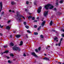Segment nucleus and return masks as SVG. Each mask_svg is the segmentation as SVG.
Listing matches in <instances>:
<instances>
[{"instance_id":"obj_1","label":"nucleus","mask_w":64,"mask_h":64,"mask_svg":"<svg viewBox=\"0 0 64 64\" xmlns=\"http://www.w3.org/2000/svg\"><path fill=\"white\" fill-rule=\"evenodd\" d=\"M16 19L18 21H21V19L20 17V15H18V13L16 15Z\"/></svg>"},{"instance_id":"obj_2","label":"nucleus","mask_w":64,"mask_h":64,"mask_svg":"<svg viewBox=\"0 0 64 64\" xmlns=\"http://www.w3.org/2000/svg\"><path fill=\"white\" fill-rule=\"evenodd\" d=\"M13 50L16 51H17V50H18L19 48L17 47V46L15 45V46H14L13 48Z\"/></svg>"},{"instance_id":"obj_3","label":"nucleus","mask_w":64,"mask_h":64,"mask_svg":"<svg viewBox=\"0 0 64 64\" xmlns=\"http://www.w3.org/2000/svg\"><path fill=\"white\" fill-rule=\"evenodd\" d=\"M52 6L50 4H48L46 5V6H44L45 8L46 9H47L48 10V8L50 6Z\"/></svg>"},{"instance_id":"obj_4","label":"nucleus","mask_w":64,"mask_h":64,"mask_svg":"<svg viewBox=\"0 0 64 64\" xmlns=\"http://www.w3.org/2000/svg\"><path fill=\"white\" fill-rule=\"evenodd\" d=\"M41 9H42V7L41 6H40L38 8V13H40V12H41Z\"/></svg>"},{"instance_id":"obj_5","label":"nucleus","mask_w":64,"mask_h":64,"mask_svg":"<svg viewBox=\"0 0 64 64\" xmlns=\"http://www.w3.org/2000/svg\"><path fill=\"white\" fill-rule=\"evenodd\" d=\"M0 7L1 8V9L0 10V12H1V10H2V7L3 6L2 2H0Z\"/></svg>"},{"instance_id":"obj_6","label":"nucleus","mask_w":64,"mask_h":64,"mask_svg":"<svg viewBox=\"0 0 64 64\" xmlns=\"http://www.w3.org/2000/svg\"><path fill=\"white\" fill-rule=\"evenodd\" d=\"M48 11H46L44 13V16H46L48 14Z\"/></svg>"},{"instance_id":"obj_7","label":"nucleus","mask_w":64,"mask_h":64,"mask_svg":"<svg viewBox=\"0 0 64 64\" xmlns=\"http://www.w3.org/2000/svg\"><path fill=\"white\" fill-rule=\"evenodd\" d=\"M8 51L6 50V51L4 52H1L0 53V54H1V55H3V54L4 53H8Z\"/></svg>"},{"instance_id":"obj_8","label":"nucleus","mask_w":64,"mask_h":64,"mask_svg":"<svg viewBox=\"0 0 64 64\" xmlns=\"http://www.w3.org/2000/svg\"><path fill=\"white\" fill-rule=\"evenodd\" d=\"M32 55H33V56H35V57H37V56H36V55L35 54V53L34 52H33L32 53Z\"/></svg>"},{"instance_id":"obj_9","label":"nucleus","mask_w":64,"mask_h":64,"mask_svg":"<svg viewBox=\"0 0 64 64\" xmlns=\"http://www.w3.org/2000/svg\"><path fill=\"white\" fill-rule=\"evenodd\" d=\"M46 22H45V21H44L42 23V26H44Z\"/></svg>"},{"instance_id":"obj_10","label":"nucleus","mask_w":64,"mask_h":64,"mask_svg":"<svg viewBox=\"0 0 64 64\" xmlns=\"http://www.w3.org/2000/svg\"><path fill=\"white\" fill-rule=\"evenodd\" d=\"M16 38H20V37H21V35L20 34H18L16 36Z\"/></svg>"},{"instance_id":"obj_11","label":"nucleus","mask_w":64,"mask_h":64,"mask_svg":"<svg viewBox=\"0 0 64 64\" xmlns=\"http://www.w3.org/2000/svg\"><path fill=\"white\" fill-rule=\"evenodd\" d=\"M44 59H45V60H48V61H49V58L47 57H45L44 58Z\"/></svg>"},{"instance_id":"obj_12","label":"nucleus","mask_w":64,"mask_h":64,"mask_svg":"<svg viewBox=\"0 0 64 64\" xmlns=\"http://www.w3.org/2000/svg\"><path fill=\"white\" fill-rule=\"evenodd\" d=\"M10 45L11 46H14V44H13V43L12 42L10 43Z\"/></svg>"},{"instance_id":"obj_13","label":"nucleus","mask_w":64,"mask_h":64,"mask_svg":"<svg viewBox=\"0 0 64 64\" xmlns=\"http://www.w3.org/2000/svg\"><path fill=\"white\" fill-rule=\"evenodd\" d=\"M6 29H8V30H10V28L9 26H7L6 28Z\"/></svg>"},{"instance_id":"obj_14","label":"nucleus","mask_w":64,"mask_h":64,"mask_svg":"<svg viewBox=\"0 0 64 64\" xmlns=\"http://www.w3.org/2000/svg\"><path fill=\"white\" fill-rule=\"evenodd\" d=\"M64 2V0H62L60 1V4H62L63 3V2Z\"/></svg>"},{"instance_id":"obj_15","label":"nucleus","mask_w":64,"mask_h":64,"mask_svg":"<svg viewBox=\"0 0 64 64\" xmlns=\"http://www.w3.org/2000/svg\"><path fill=\"white\" fill-rule=\"evenodd\" d=\"M53 24V22H52V20H51L50 22V26H52V24Z\"/></svg>"},{"instance_id":"obj_16","label":"nucleus","mask_w":64,"mask_h":64,"mask_svg":"<svg viewBox=\"0 0 64 64\" xmlns=\"http://www.w3.org/2000/svg\"><path fill=\"white\" fill-rule=\"evenodd\" d=\"M32 16H29L28 17V18L29 20H30V18H32Z\"/></svg>"},{"instance_id":"obj_17","label":"nucleus","mask_w":64,"mask_h":64,"mask_svg":"<svg viewBox=\"0 0 64 64\" xmlns=\"http://www.w3.org/2000/svg\"><path fill=\"white\" fill-rule=\"evenodd\" d=\"M34 34L35 35H37L38 34V33L37 32H34Z\"/></svg>"},{"instance_id":"obj_18","label":"nucleus","mask_w":64,"mask_h":64,"mask_svg":"<svg viewBox=\"0 0 64 64\" xmlns=\"http://www.w3.org/2000/svg\"><path fill=\"white\" fill-rule=\"evenodd\" d=\"M11 4L12 5H14V4H15V3L14 2H11Z\"/></svg>"},{"instance_id":"obj_19","label":"nucleus","mask_w":64,"mask_h":64,"mask_svg":"<svg viewBox=\"0 0 64 64\" xmlns=\"http://www.w3.org/2000/svg\"><path fill=\"white\" fill-rule=\"evenodd\" d=\"M54 7V6H51L49 8L50 9H52Z\"/></svg>"},{"instance_id":"obj_20","label":"nucleus","mask_w":64,"mask_h":64,"mask_svg":"<svg viewBox=\"0 0 64 64\" xmlns=\"http://www.w3.org/2000/svg\"><path fill=\"white\" fill-rule=\"evenodd\" d=\"M41 26H39V28H38V30L39 31V30H40V29H41Z\"/></svg>"},{"instance_id":"obj_21","label":"nucleus","mask_w":64,"mask_h":64,"mask_svg":"<svg viewBox=\"0 0 64 64\" xmlns=\"http://www.w3.org/2000/svg\"><path fill=\"white\" fill-rule=\"evenodd\" d=\"M40 37L41 38H44V36H43L42 34L40 35Z\"/></svg>"},{"instance_id":"obj_22","label":"nucleus","mask_w":64,"mask_h":64,"mask_svg":"<svg viewBox=\"0 0 64 64\" xmlns=\"http://www.w3.org/2000/svg\"><path fill=\"white\" fill-rule=\"evenodd\" d=\"M9 12H12V13H15V12L14 10L11 11V10H9Z\"/></svg>"},{"instance_id":"obj_23","label":"nucleus","mask_w":64,"mask_h":64,"mask_svg":"<svg viewBox=\"0 0 64 64\" xmlns=\"http://www.w3.org/2000/svg\"><path fill=\"white\" fill-rule=\"evenodd\" d=\"M22 44H23V42H22V41H21L20 42V45H22Z\"/></svg>"},{"instance_id":"obj_24","label":"nucleus","mask_w":64,"mask_h":64,"mask_svg":"<svg viewBox=\"0 0 64 64\" xmlns=\"http://www.w3.org/2000/svg\"><path fill=\"white\" fill-rule=\"evenodd\" d=\"M8 46H7V45H5V46H3V47H4V48H7V47Z\"/></svg>"},{"instance_id":"obj_25","label":"nucleus","mask_w":64,"mask_h":64,"mask_svg":"<svg viewBox=\"0 0 64 64\" xmlns=\"http://www.w3.org/2000/svg\"><path fill=\"white\" fill-rule=\"evenodd\" d=\"M8 63H12V62L10 61V60H8Z\"/></svg>"},{"instance_id":"obj_26","label":"nucleus","mask_w":64,"mask_h":64,"mask_svg":"<svg viewBox=\"0 0 64 64\" xmlns=\"http://www.w3.org/2000/svg\"><path fill=\"white\" fill-rule=\"evenodd\" d=\"M27 32L29 33H31V32L29 30H27Z\"/></svg>"},{"instance_id":"obj_27","label":"nucleus","mask_w":64,"mask_h":64,"mask_svg":"<svg viewBox=\"0 0 64 64\" xmlns=\"http://www.w3.org/2000/svg\"><path fill=\"white\" fill-rule=\"evenodd\" d=\"M10 56H12V57H13V56H14V55L12 54H10Z\"/></svg>"},{"instance_id":"obj_28","label":"nucleus","mask_w":64,"mask_h":64,"mask_svg":"<svg viewBox=\"0 0 64 64\" xmlns=\"http://www.w3.org/2000/svg\"><path fill=\"white\" fill-rule=\"evenodd\" d=\"M38 51H40L41 50V47H40L38 48Z\"/></svg>"},{"instance_id":"obj_29","label":"nucleus","mask_w":64,"mask_h":64,"mask_svg":"<svg viewBox=\"0 0 64 64\" xmlns=\"http://www.w3.org/2000/svg\"><path fill=\"white\" fill-rule=\"evenodd\" d=\"M26 28L27 29H28L29 28V26H25Z\"/></svg>"},{"instance_id":"obj_30","label":"nucleus","mask_w":64,"mask_h":64,"mask_svg":"<svg viewBox=\"0 0 64 64\" xmlns=\"http://www.w3.org/2000/svg\"><path fill=\"white\" fill-rule=\"evenodd\" d=\"M54 40H57L58 39V38L57 37H56L54 38Z\"/></svg>"},{"instance_id":"obj_31","label":"nucleus","mask_w":64,"mask_h":64,"mask_svg":"<svg viewBox=\"0 0 64 64\" xmlns=\"http://www.w3.org/2000/svg\"><path fill=\"white\" fill-rule=\"evenodd\" d=\"M61 42H59L58 44V46H60V44H61Z\"/></svg>"},{"instance_id":"obj_32","label":"nucleus","mask_w":64,"mask_h":64,"mask_svg":"<svg viewBox=\"0 0 64 64\" xmlns=\"http://www.w3.org/2000/svg\"><path fill=\"white\" fill-rule=\"evenodd\" d=\"M32 20H35V17H33L32 18Z\"/></svg>"},{"instance_id":"obj_33","label":"nucleus","mask_w":64,"mask_h":64,"mask_svg":"<svg viewBox=\"0 0 64 64\" xmlns=\"http://www.w3.org/2000/svg\"><path fill=\"white\" fill-rule=\"evenodd\" d=\"M24 25H26V23L25 22H24Z\"/></svg>"},{"instance_id":"obj_34","label":"nucleus","mask_w":64,"mask_h":64,"mask_svg":"<svg viewBox=\"0 0 64 64\" xmlns=\"http://www.w3.org/2000/svg\"><path fill=\"white\" fill-rule=\"evenodd\" d=\"M62 40H63V38H61L60 39V42H61V41H62Z\"/></svg>"},{"instance_id":"obj_35","label":"nucleus","mask_w":64,"mask_h":64,"mask_svg":"<svg viewBox=\"0 0 64 64\" xmlns=\"http://www.w3.org/2000/svg\"><path fill=\"white\" fill-rule=\"evenodd\" d=\"M34 28H37V26L36 25H35L34 26Z\"/></svg>"},{"instance_id":"obj_36","label":"nucleus","mask_w":64,"mask_h":64,"mask_svg":"<svg viewBox=\"0 0 64 64\" xmlns=\"http://www.w3.org/2000/svg\"><path fill=\"white\" fill-rule=\"evenodd\" d=\"M56 8H54L53 9V10H54V11H56Z\"/></svg>"},{"instance_id":"obj_37","label":"nucleus","mask_w":64,"mask_h":64,"mask_svg":"<svg viewBox=\"0 0 64 64\" xmlns=\"http://www.w3.org/2000/svg\"><path fill=\"white\" fill-rule=\"evenodd\" d=\"M26 4H29V2L28 1H27L26 2Z\"/></svg>"},{"instance_id":"obj_38","label":"nucleus","mask_w":64,"mask_h":64,"mask_svg":"<svg viewBox=\"0 0 64 64\" xmlns=\"http://www.w3.org/2000/svg\"><path fill=\"white\" fill-rule=\"evenodd\" d=\"M23 55H24V57H25V56H26V55L25 53H24V54Z\"/></svg>"},{"instance_id":"obj_39","label":"nucleus","mask_w":64,"mask_h":64,"mask_svg":"<svg viewBox=\"0 0 64 64\" xmlns=\"http://www.w3.org/2000/svg\"><path fill=\"white\" fill-rule=\"evenodd\" d=\"M10 22H11V20H10L8 21L7 23H9Z\"/></svg>"},{"instance_id":"obj_40","label":"nucleus","mask_w":64,"mask_h":64,"mask_svg":"<svg viewBox=\"0 0 64 64\" xmlns=\"http://www.w3.org/2000/svg\"><path fill=\"white\" fill-rule=\"evenodd\" d=\"M35 50L36 51V52H38V50L37 49H36Z\"/></svg>"},{"instance_id":"obj_41","label":"nucleus","mask_w":64,"mask_h":64,"mask_svg":"<svg viewBox=\"0 0 64 64\" xmlns=\"http://www.w3.org/2000/svg\"><path fill=\"white\" fill-rule=\"evenodd\" d=\"M62 37H64V34H62Z\"/></svg>"},{"instance_id":"obj_42","label":"nucleus","mask_w":64,"mask_h":64,"mask_svg":"<svg viewBox=\"0 0 64 64\" xmlns=\"http://www.w3.org/2000/svg\"><path fill=\"white\" fill-rule=\"evenodd\" d=\"M0 36H3V34H2L1 33H0Z\"/></svg>"},{"instance_id":"obj_43","label":"nucleus","mask_w":64,"mask_h":64,"mask_svg":"<svg viewBox=\"0 0 64 64\" xmlns=\"http://www.w3.org/2000/svg\"><path fill=\"white\" fill-rule=\"evenodd\" d=\"M16 30L14 31V33H16Z\"/></svg>"},{"instance_id":"obj_44","label":"nucleus","mask_w":64,"mask_h":64,"mask_svg":"<svg viewBox=\"0 0 64 64\" xmlns=\"http://www.w3.org/2000/svg\"><path fill=\"white\" fill-rule=\"evenodd\" d=\"M34 4L35 5H37V4H36L35 2H34Z\"/></svg>"},{"instance_id":"obj_45","label":"nucleus","mask_w":64,"mask_h":64,"mask_svg":"<svg viewBox=\"0 0 64 64\" xmlns=\"http://www.w3.org/2000/svg\"><path fill=\"white\" fill-rule=\"evenodd\" d=\"M58 63L60 64H61V62H58Z\"/></svg>"},{"instance_id":"obj_46","label":"nucleus","mask_w":64,"mask_h":64,"mask_svg":"<svg viewBox=\"0 0 64 64\" xmlns=\"http://www.w3.org/2000/svg\"><path fill=\"white\" fill-rule=\"evenodd\" d=\"M37 22V20H34V22Z\"/></svg>"},{"instance_id":"obj_47","label":"nucleus","mask_w":64,"mask_h":64,"mask_svg":"<svg viewBox=\"0 0 64 64\" xmlns=\"http://www.w3.org/2000/svg\"><path fill=\"white\" fill-rule=\"evenodd\" d=\"M10 38H12V35H11L10 36Z\"/></svg>"},{"instance_id":"obj_48","label":"nucleus","mask_w":64,"mask_h":64,"mask_svg":"<svg viewBox=\"0 0 64 64\" xmlns=\"http://www.w3.org/2000/svg\"><path fill=\"white\" fill-rule=\"evenodd\" d=\"M22 18H23V19H25V18H24V16H22Z\"/></svg>"},{"instance_id":"obj_49","label":"nucleus","mask_w":64,"mask_h":64,"mask_svg":"<svg viewBox=\"0 0 64 64\" xmlns=\"http://www.w3.org/2000/svg\"><path fill=\"white\" fill-rule=\"evenodd\" d=\"M52 31H53L54 32H55V30H52Z\"/></svg>"},{"instance_id":"obj_50","label":"nucleus","mask_w":64,"mask_h":64,"mask_svg":"<svg viewBox=\"0 0 64 64\" xmlns=\"http://www.w3.org/2000/svg\"><path fill=\"white\" fill-rule=\"evenodd\" d=\"M4 14V12H2V15H3V14Z\"/></svg>"},{"instance_id":"obj_51","label":"nucleus","mask_w":64,"mask_h":64,"mask_svg":"<svg viewBox=\"0 0 64 64\" xmlns=\"http://www.w3.org/2000/svg\"><path fill=\"white\" fill-rule=\"evenodd\" d=\"M4 14V12H2V15H3V14Z\"/></svg>"},{"instance_id":"obj_52","label":"nucleus","mask_w":64,"mask_h":64,"mask_svg":"<svg viewBox=\"0 0 64 64\" xmlns=\"http://www.w3.org/2000/svg\"><path fill=\"white\" fill-rule=\"evenodd\" d=\"M27 11V10L26 9H25V11Z\"/></svg>"},{"instance_id":"obj_53","label":"nucleus","mask_w":64,"mask_h":64,"mask_svg":"<svg viewBox=\"0 0 64 64\" xmlns=\"http://www.w3.org/2000/svg\"><path fill=\"white\" fill-rule=\"evenodd\" d=\"M56 4L57 5H58V2H57L56 3Z\"/></svg>"},{"instance_id":"obj_54","label":"nucleus","mask_w":64,"mask_h":64,"mask_svg":"<svg viewBox=\"0 0 64 64\" xmlns=\"http://www.w3.org/2000/svg\"><path fill=\"white\" fill-rule=\"evenodd\" d=\"M7 58L8 59H9V57H8V56H6Z\"/></svg>"},{"instance_id":"obj_55","label":"nucleus","mask_w":64,"mask_h":64,"mask_svg":"<svg viewBox=\"0 0 64 64\" xmlns=\"http://www.w3.org/2000/svg\"><path fill=\"white\" fill-rule=\"evenodd\" d=\"M62 31H63V32H64V30H62Z\"/></svg>"},{"instance_id":"obj_56","label":"nucleus","mask_w":64,"mask_h":64,"mask_svg":"<svg viewBox=\"0 0 64 64\" xmlns=\"http://www.w3.org/2000/svg\"><path fill=\"white\" fill-rule=\"evenodd\" d=\"M14 61H15L16 60V59H14L13 60Z\"/></svg>"},{"instance_id":"obj_57","label":"nucleus","mask_w":64,"mask_h":64,"mask_svg":"<svg viewBox=\"0 0 64 64\" xmlns=\"http://www.w3.org/2000/svg\"><path fill=\"white\" fill-rule=\"evenodd\" d=\"M44 56H46V55H47L46 54H44Z\"/></svg>"},{"instance_id":"obj_58","label":"nucleus","mask_w":64,"mask_h":64,"mask_svg":"<svg viewBox=\"0 0 64 64\" xmlns=\"http://www.w3.org/2000/svg\"><path fill=\"white\" fill-rule=\"evenodd\" d=\"M29 15H31V14L29 13Z\"/></svg>"},{"instance_id":"obj_59","label":"nucleus","mask_w":64,"mask_h":64,"mask_svg":"<svg viewBox=\"0 0 64 64\" xmlns=\"http://www.w3.org/2000/svg\"><path fill=\"white\" fill-rule=\"evenodd\" d=\"M3 26H1V27H0V28H3Z\"/></svg>"},{"instance_id":"obj_60","label":"nucleus","mask_w":64,"mask_h":64,"mask_svg":"<svg viewBox=\"0 0 64 64\" xmlns=\"http://www.w3.org/2000/svg\"><path fill=\"white\" fill-rule=\"evenodd\" d=\"M36 19H39V18L38 17L36 18Z\"/></svg>"},{"instance_id":"obj_61","label":"nucleus","mask_w":64,"mask_h":64,"mask_svg":"<svg viewBox=\"0 0 64 64\" xmlns=\"http://www.w3.org/2000/svg\"><path fill=\"white\" fill-rule=\"evenodd\" d=\"M26 36L27 38H28V36H27V35H26Z\"/></svg>"},{"instance_id":"obj_62","label":"nucleus","mask_w":64,"mask_h":64,"mask_svg":"<svg viewBox=\"0 0 64 64\" xmlns=\"http://www.w3.org/2000/svg\"><path fill=\"white\" fill-rule=\"evenodd\" d=\"M56 46H57V45H58V44H56Z\"/></svg>"},{"instance_id":"obj_63","label":"nucleus","mask_w":64,"mask_h":64,"mask_svg":"<svg viewBox=\"0 0 64 64\" xmlns=\"http://www.w3.org/2000/svg\"><path fill=\"white\" fill-rule=\"evenodd\" d=\"M56 41V42H58V40H57Z\"/></svg>"},{"instance_id":"obj_64","label":"nucleus","mask_w":64,"mask_h":64,"mask_svg":"<svg viewBox=\"0 0 64 64\" xmlns=\"http://www.w3.org/2000/svg\"><path fill=\"white\" fill-rule=\"evenodd\" d=\"M1 19V17H0V19Z\"/></svg>"}]
</instances>
